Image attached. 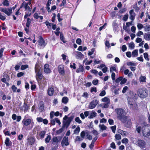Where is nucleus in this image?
<instances>
[{"label": "nucleus", "mask_w": 150, "mask_h": 150, "mask_svg": "<svg viewBox=\"0 0 150 150\" xmlns=\"http://www.w3.org/2000/svg\"><path fill=\"white\" fill-rule=\"evenodd\" d=\"M128 17V14H126L123 17V20L125 21H127Z\"/></svg>", "instance_id": "64"}, {"label": "nucleus", "mask_w": 150, "mask_h": 150, "mask_svg": "<svg viewBox=\"0 0 150 150\" xmlns=\"http://www.w3.org/2000/svg\"><path fill=\"white\" fill-rule=\"evenodd\" d=\"M3 5L5 6H8L9 5V2L7 0H4L3 2Z\"/></svg>", "instance_id": "43"}, {"label": "nucleus", "mask_w": 150, "mask_h": 150, "mask_svg": "<svg viewBox=\"0 0 150 150\" xmlns=\"http://www.w3.org/2000/svg\"><path fill=\"white\" fill-rule=\"evenodd\" d=\"M68 99L66 97H64L62 99V102L64 104L67 103L68 102Z\"/></svg>", "instance_id": "34"}, {"label": "nucleus", "mask_w": 150, "mask_h": 150, "mask_svg": "<svg viewBox=\"0 0 150 150\" xmlns=\"http://www.w3.org/2000/svg\"><path fill=\"white\" fill-rule=\"evenodd\" d=\"M97 113L95 112L92 111H91L90 115L88 117L89 119H92L95 117L96 116Z\"/></svg>", "instance_id": "23"}, {"label": "nucleus", "mask_w": 150, "mask_h": 150, "mask_svg": "<svg viewBox=\"0 0 150 150\" xmlns=\"http://www.w3.org/2000/svg\"><path fill=\"white\" fill-rule=\"evenodd\" d=\"M44 71L46 73H49L50 72V70L49 68V65L48 64H46L44 65Z\"/></svg>", "instance_id": "19"}, {"label": "nucleus", "mask_w": 150, "mask_h": 150, "mask_svg": "<svg viewBox=\"0 0 150 150\" xmlns=\"http://www.w3.org/2000/svg\"><path fill=\"white\" fill-rule=\"evenodd\" d=\"M60 28H57L56 29V31L55 32V33L56 35L59 36L60 33L59 30Z\"/></svg>", "instance_id": "51"}, {"label": "nucleus", "mask_w": 150, "mask_h": 150, "mask_svg": "<svg viewBox=\"0 0 150 150\" xmlns=\"http://www.w3.org/2000/svg\"><path fill=\"white\" fill-rule=\"evenodd\" d=\"M129 13L130 14V19L132 21H133L136 15L135 13L134 12L133 10H131L129 11Z\"/></svg>", "instance_id": "16"}, {"label": "nucleus", "mask_w": 150, "mask_h": 150, "mask_svg": "<svg viewBox=\"0 0 150 150\" xmlns=\"http://www.w3.org/2000/svg\"><path fill=\"white\" fill-rule=\"evenodd\" d=\"M127 56L129 58H130L132 56V54L130 52H127L126 53Z\"/></svg>", "instance_id": "60"}, {"label": "nucleus", "mask_w": 150, "mask_h": 150, "mask_svg": "<svg viewBox=\"0 0 150 150\" xmlns=\"http://www.w3.org/2000/svg\"><path fill=\"white\" fill-rule=\"evenodd\" d=\"M144 38L146 40L148 41L150 40V33H145L144 35Z\"/></svg>", "instance_id": "26"}, {"label": "nucleus", "mask_w": 150, "mask_h": 150, "mask_svg": "<svg viewBox=\"0 0 150 150\" xmlns=\"http://www.w3.org/2000/svg\"><path fill=\"white\" fill-rule=\"evenodd\" d=\"M144 28L145 31H149L150 30V25L149 24H146L145 27L144 26Z\"/></svg>", "instance_id": "37"}, {"label": "nucleus", "mask_w": 150, "mask_h": 150, "mask_svg": "<svg viewBox=\"0 0 150 150\" xmlns=\"http://www.w3.org/2000/svg\"><path fill=\"white\" fill-rule=\"evenodd\" d=\"M92 62V60H91L90 61H88L87 60V58H86L85 60H84L83 61V63L85 62V64L86 65H89L90 64H91Z\"/></svg>", "instance_id": "31"}, {"label": "nucleus", "mask_w": 150, "mask_h": 150, "mask_svg": "<svg viewBox=\"0 0 150 150\" xmlns=\"http://www.w3.org/2000/svg\"><path fill=\"white\" fill-rule=\"evenodd\" d=\"M68 140L69 138L68 137H64L61 142V145L62 146H63L64 145L67 146L69 145Z\"/></svg>", "instance_id": "13"}, {"label": "nucleus", "mask_w": 150, "mask_h": 150, "mask_svg": "<svg viewBox=\"0 0 150 150\" xmlns=\"http://www.w3.org/2000/svg\"><path fill=\"white\" fill-rule=\"evenodd\" d=\"M122 79V77H120L119 78H117L115 80V82L117 83H119L120 81H121V80Z\"/></svg>", "instance_id": "62"}, {"label": "nucleus", "mask_w": 150, "mask_h": 150, "mask_svg": "<svg viewBox=\"0 0 150 150\" xmlns=\"http://www.w3.org/2000/svg\"><path fill=\"white\" fill-rule=\"evenodd\" d=\"M115 139L117 140H120L121 138V135L119 134H116L115 135Z\"/></svg>", "instance_id": "48"}, {"label": "nucleus", "mask_w": 150, "mask_h": 150, "mask_svg": "<svg viewBox=\"0 0 150 150\" xmlns=\"http://www.w3.org/2000/svg\"><path fill=\"white\" fill-rule=\"evenodd\" d=\"M75 120L76 122H78L79 124H80V123H82V121L78 117H76L75 118Z\"/></svg>", "instance_id": "46"}, {"label": "nucleus", "mask_w": 150, "mask_h": 150, "mask_svg": "<svg viewBox=\"0 0 150 150\" xmlns=\"http://www.w3.org/2000/svg\"><path fill=\"white\" fill-rule=\"evenodd\" d=\"M56 120V118L54 119H51V124L52 125H54L55 124Z\"/></svg>", "instance_id": "50"}, {"label": "nucleus", "mask_w": 150, "mask_h": 150, "mask_svg": "<svg viewBox=\"0 0 150 150\" xmlns=\"http://www.w3.org/2000/svg\"><path fill=\"white\" fill-rule=\"evenodd\" d=\"M146 80V78L145 76H141L139 78V81L140 82H145Z\"/></svg>", "instance_id": "27"}, {"label": "nucleus", "mask_w": 150, "mask_h": 150, "mask_svg": "<svg viewBox=\"0 0 150 150\" xmlns=\"http://www.w3.org/2000/svg\"><path fill=\"white\" fill-rule=\"evenodd\" d=\"M116 126L115 125H114L113 126H112L111 127V128L112 130V132L113 133H115V130L116 129Z\"/></svg>", "instance_id": "59"}, {"label": "nucleus", "mask_w": 150, "mask_h": 150, "mask_svg": "<svg viewBox=\"0 0 150 150\" xmlns=\"http://www.w3.org/2000/svg\"><path fill=\"white\" fill-rule=\"evenodd\" d=\"M82 96L84 98H88V94L86 92H84L82 95Z\"/></svg>", "instance_id": "55"}, {"label": "nucleus", "mask_w": 150, "mask_h": 150, "mask_svg": "<svg viewBox=\"0 0 150 150\" xmlns=\"http://www.w3.org/2000/svg\"><path fill=\"white\" fill-rule=\"evenodd\" d=\"M127 100L128 106L130 109L132 110H138V106L133 98L129 97L128 98Z\"/></svg>", "instance_id": "4"}, {"label": "nucleus", "mask_w": 150, "mask_h": 150, "mask_svg": "<svg viewBox=\"0 0 150 150\" xmlns=\"http://www.w3.org/2000/svg\"><path fill=\"white\" fill-rule=\"evenodd\" d=\"M40 65L38 63H36L35 67V72L36 73V78L38 81L42 78V71L40 70Z\"/></svg>", "instance_id": "3"}, {"label": "nucleus", "mask_w": 150, "mask_h": 150, "mask_svg": "<svg viewBox=\"0 0 150 150\" xmlns=\"http://www.w3.org/2000/svg\"><path fill=\"white\" fill-rule=\"evenodd\" d=\"M28 65L25 64L24 65H22L21 66V69L22 70H23L28 68Z\"/></svg>", "instance_id": "45"}, {"label": "nucleus", "mask_w": 150, "mask_h": 150, "mask_svg": "<svg viewBox=\"0 0 150 150\" xmlns=\"http://www.w3.org/2000/svg\"><path fill=\"white\" fill-rule=\"evenodd\" d=\"M127 49V47L125 45H123L122 47V50L123 52H125Z\"/></svg>", "instance_id": "63"}, {"label": "nucleus", "mask_w": 150, "mask_h": 150, "mask_svg": "<svg viewBox=\"0 0 150 150\" xmlns=\"http://www.w3.org/2000/svg\"><path fill=\"white\" fill-rule=\"evenodd\" d=\"M38 42L39 43V45L40 49L43 48L46 45V44L45 43L44 40L41 36L40 37Z\"/></svg>", "instance_id": "8"}, {"label": "nucleus", "mask_w": 150, "mask_h": 150, "mask_svg": "<svg viewBox=\"0 0 150 150\" xmlns=\"http://www.w3.org/2000/svg\"><path fill=\"white\" fill-rule=\"evenodd\" d=\"M137 143L138 145L141 148L145 147L146 145V142L143 140H138Z\"/></svg>", "instance_id": "12"}, {"label": "nucleus", "mask_w": 150, "mask_h": 150, "mask_svg": "<svg viewBox=\"0 0 150 150\" xmlns=\"http://www.w3.org/2000/svg\"><path fill=\"white\" fill-rule=\"evenodd\" d=\"M99 127L102 130H105L107 129V127L103 124L101 125L100 124L99 125Z\"/></svg>", "instance_id": "33"}, {"label": "nucleus", "mask_w": 150, "mask_h": 150, "mask_svg": "<svg viewBox=\"0 0 150 150\" xmlns=\"http://www.w3.org/2000/svg\"><path fill=\"white\" fill-rule=\"evenodd\" d=\"M0 11L4 12L8 16H10L12 13L11 8H0Z\"/></svg>", "instance_id": "7"}, {"label": "nucleus", "mask_w": 150, "mask_h": 150, "mask_svg": "<svg viewBox=\"0 0 150 150\" xmlns=\"http://www.w3.org/2000/svg\"><path fill=\"white\" fill-rule=\"evenodd\" d=\"M144 57L145 59L147 61L149 60V59L148 58V54L146 52L144 54Z\"/></svg>", "instance_id": "44"}, {"label": "nucleus", "mask_w": 150, "mask_h": 150, "mask_svg": "<svg viewBox=\"0 0 150 150\" xmlns=\"http://www.w3.org/2000/svg\"><path fill=\"white\" fill-rule=\"evenodd\" d=\"M98 102L97 100H94L92 101L89 104L88 107L90 109H93L95 108Z\"/></svg>", "instance_id": "11"}, {"label": "nucleus", "mask_w": 150, "mask_h": 150, "mask_svg": "<svg viewBox=\"0 0 150 150\" xmlns=\"http://www.w3.org/2000/svg\"><path fill=\"white\" fill-rule=\"evenodd\" d=\"M76 53V57L77 59H81L84 56V55L80 52L77 51Z\"/></svg>", "instance_id": "18"}, {"label": "nucleus", "mask_w": 150, "mask_h": 150, "mask_svg": "<svg viewBox=\"0 0 150 150\" xmlns=\"http://www.w3.org/2000/svg\"><path fill=\"white\" fill-rule=\"evenodd\" d=\"M129 140L128 139L126 138L123 139L122 140V142L125 144H127L128 143Z\"/></svg>", "instance_id": "41"}, {"label": "nucleus", "mask_w": 150, "mask_h": 150, "mask_svg": "<svg viewBox=\"0 0 150 150\" xmlns=\"http://www.w3.org/2000/svg\"><path fill=\"white\" fill-rule=\"evenodd\" d=\"M116 68L115 67H112L110 68V71L111 72L113 71H116Z\"/></svg>", "instance_id": "54"}, {"label": "nucleus", "mask_w": 150, "mask_h": 150, "mask_svg": "<svg viewBox=\"0 0 150 150\" xmlns=\"http://www.w3.org/2000/svg\"><path fill=\"white\" fill-rule=\"evenodd\" d=\"M28 143L30 145H32L33 144L35 141V139L34 138L31 137L28 138L27 139Z\"/></svg>", "instance_id": "21"}, {"label": "nucleus", "mask_w": 150, "mask_h": 150, "mask_svg": "<svg viewBox=\"0 0 150 150\" xmlns=\"http://www.w3.org/2000/svg\"><path fill=\"white\" fill-rule=\"evenodd\" d=\"M118 118L123 123H127L129 125L131 124L130 119L125 115V111L121 108H117L115 110Z\"/></svg>", "instance_id": "1"}, {"label": "nucleus", "mask_w": 150, "mask_h": 150, "mask_svg": "<svg viewBox=\"0 0 150 150\" xmlns=\"http://www.w3.org/2000/svg\"><path fill=\"white\" fill-rule=\"evenodd\" d=\"M129 47L131 49H133L135 47L134 44L133 42H132L129 44Z\"/></svg>", "instance_id": "38"}, {"label": "nucleus", "mask_w": 150, "mask_h": 150, "mask_svg": "<svg viewBox=\"0 0 150 150\" xmlns=\"http://www.w3.org/2000/svg\"><path fill=\"white\" fill-rule=\"evenodd\" d=\"M29 116L28 115H25L22 122L23 125L25 126H28L32 122L31 125H32L31 128H32L33 126L34 122H32V119L31 118H29Z\"/></svg>", "instance_id": "6"}, {"label": "nucleus", "mask_w": 150, "mask_h": 150, "mask_svg": "<svg viewBox=\"0 0 150 150\" xmlns=\"http://www.w3.org/2000/svg\"><path fill=\"white\" fill-rule=\"evenodd\" d=\"M60 40L64 43H65L66 42V41H65V38H64L63 35L62 33H61L60 34Z\"/></svg>", "instance_id": "40"}, {"label": "nucleus", "mask_w": 150, "mask_h": 150, "mask_svg": "<svg viewBox=\"0 0 150 150\" xmlns=\"http://www.w3.org/2000/svg\"><path fill=\"white\" fill-rule=\"evenodd\" d=\"M141 130L143 135L144 137L150 139V129L149 127L145 126L142 128L140 126H136V131L138 133H140Z\"/></svg>", "instance_id": "2"}, {"label": "nucleus", "mask_w": 150, "mask_h": 150, "mask_svg": "<svg viewBox=\"0 0 150 150\" xmlns=\"http://www.w3.org/2000/svg\"><path fill=\"white\" fill-rule=\"evenodd\" d=\"M30 4V3L29 2L28 3H23L21 6L20 8H22L23 7L25 9V10H28L29 12H30L31 11V9L30 8L29 6L28 5Z\"/></svg>", "instance_id": "9"}, {"label": "nucleus", "mask_w": 150, "mask_h": 150, "mask_svg": "<svg viewBox=\"0 0 150 150\" xmlns=\"http://www.w3.org/2000/svg\"><path fill=\"white\" fill-rule=\"evenodd\" d=\"M30 23H31V22H30V18H27V22L26 23V26L27 27H28V28L29 27L30 24Z\"/></svg>", "instance_id": "52"}, {"label": "nucleus", "mask_w": 150, "mask_h": 150, "mask_svg": "<svg viewBox=\"0 0 150 150\" xmlns=\"http://www.w3.org/2000/svg\"><path fill=\"white\" fill-rule=\"evenodd\" d=\"M133 7L135 9L136 11H138L140 9V8L137 6V4L134 5L133 6Z\"/></svg>", "instance_id": "49"}, {"label": "nucleus", "mask_w": 150, "mask_h": 150, "mask_svg": "<svg viewBox=\"0 0 150 150\" xmlns=\"http://www.w3.org/2000/svg\"><path fill=\"white\" fill-rule=\"evenodd\" d=\"M5 143L6 146H11L12 145V142L10 141L8 137L6 138L5 142Z\"/></svg>", "instance_id": "20"}, {"label": "nucleus", "mask_w": 150, "mask_h": 150, "mask_svg": "<svg viewBox=\"0 0 150 150\" xmlns=\"http://www.w3.org/2000/svg\"><path fill=\"white\" fill-rule=\"evenodd\" d=\"M23 106V107L24 108V112H26L28 111V110L29 109V106L25 103H24Z\"/></svg>", "instance_id": "35"}, {"label": "nucleus", "mask_w": 150, "mask_h": 150, "mask_svg": "<svg viewBox=\"0 0 150 150\" xmlns=\"http://www.w3.org/2000/svg\"><path fill=\"white\" fill-rule=\"evenodd\" d=\"M45 23L46 25L47 26V28H49L51 26V23H50L48 21H46L45 22Z\"/></svg>", "instance_id": "53"}, {"label": "nucleus", "mask_w": 150, "mask_h": 150, "mask_svg": "<svg viewBox=\"0 0 150 150\" xmlns=\"http://www.w3.org/2000/svg\"><path fill=\"white\" fill-rule=\"evenodd\" d=\"M95 50L94 48H93L91 50V51H89L88 53V55L89 56H91V55L92 54L94 53V51Z\"/></svg>", "instance_id": "57"}, {"label": "nucleus", "mask_w": 150, "mask_h": 150, "mask_svg": "<svg viewBox=\"0 0 150 150\" xmlns=\"http://www.w3.org/2000/svg\"><path fill=\"white\" fill-rule=\"evenodd\" d=\"M102 101L103 102H107V103H110V99L107 97H105L102 99Z\"/></svg>", "instance_id": "39"}, {"label": "nucleus", "mask_w": 150, "mask_h": 150, "mask_svg": "<svg viewBox=\"0 0 150 150\" xmlns=\"http://www.w3.org/2000/svg\"><path fill=\"white\" fill-rule=\"evenodd\" d=\"M4 48H1L0 49V58H1L3 57V52Z\"/></svg>", "instance_id": "47"}, {"label": "nucleus", "mask_w": 150, "mask_h": 150, "mask_svg": "<svg viewBox=\"0 0 150 150\" xmlns=\"http://www.w3.org/2000/svg\"><path fill=\"white\" fill-rule=\"evenodd\" d=\"M118 133L124 136H127V133L126 132L123 131L121 129H119L118 130Z\"/></svg>", "instance_id": "25"}, {"label": "nucleus", "mask_w": 150, "mask_h": 150, "mask_svg": "<svg viewBox=\"0 0 150 150\" xmlns=\"http://www.w3.org/2000/svg\"><path fill=\"white\" fill-rule=\"evenodd\" d=\"M73 117H71L68 118L66 121H63V123L65 125H69L70 124L72 120L73 119Z\"/></svg>", "instance_id": "17"}, {"label": "nucleus", "mask_w": 150, "mask_h": 150, "mask_svg": "<svg viewBox=\"0 0 150 150\" xmlns=\"http://www.w3.org/2000/svg\"><path fill=\"white\" fill-rule=\"evenodd\" d=\"M62 139V137L61 136L54 137L52 139V144H57L60 142Z\"/></svg>", "instance_id": "10"}, {"label": "nucleus", "mask_w": 150, "mask_h": 150, "mask_svg": "<svg viewBox=\"0 0 150 150\" xmlns=\"http://www.w3.org/2000/svg\"><path fill=\"white\" fill-rule=\"evenodd\" d=\"M46 132L44 131H42L40 132L38 134V137H37L38 139H43L45 135Z\"/></svg>", "instance_id": "15"}, {"label": "nucleus", "mask_w": 150, "mask_h": 150, "mask_svg": "<svg viewBox=\"0 0 150 150\" xmlns=\"http://www.w3.org/2000/svg\"><path fill=\"white\" fill-rule=\"evenodd\" d=\"M6 78H4L1 79V81H2L4 83H6V80L7 81H9V78L8 75H6L5 76Z\"/></svg>", "instance_id": "29"}, {"label": "nucleus", "mask_w": 150, "mask_h": 150, "mask_svg": "<svg viewBox=\"0 0 150 150\" xmlns=\"http://www.w3.org/2000/svg\"><path fill=\"white\" fill-rule=\"evenodd\" d=\"M48 95L50 96H52L54 92V89L52 88H48L47 91Z\"/></svg>", "instance_id": "22"}, {"label": "nucleus", "mask_w": 150, "mask_h": 150, "mask_svg": "<svg viewBox=\"0 0 150 150\" xmlns=\"http://www.w3.org/2000/svg\"><path fill=\"white\" fill-rule=\"evenodd\" d=\"M51 139V137L50 135H48L45 139V142L46 143H49L50 140Z\"/></svg>", "instance_id": "30"}, {"label": "nucleus", "mask_w": 150, "mask_h": 150, "mask_svg": "<svg viewBox=\"0 0 150 150\" xmlns=\"http://www.w3.org/2000/svg\"><path fill=\"white\" fill-rule=\"evenodd\" d=\"M39 106V109L40 111L42 112L43 111L44 108L43 103L42 102H41Z\"/></svg>", "instance_id": "32"}, {"label": "nucleus", "mask_w": 150, "mask_h": 150, "mask_svg": "<svg viewBox=\"0 0 150 150\" xmlns=\"http://www.w3.org/2000/svg\"><path fill=\"white\" fill-rule=\"evenodd\" d=\"M64 67V66L63 65L61 64L58 67V71L59 73L62 76H64L65 74Z\"/></svg>", "instance_id": "14"}, {"label": "nucleus", "mask_w": 150, "mask_h": 150, "mask_svg": "<svg viewBox=\"0 0 150 150\" xmlns=\"http://www.w3.org/2000/svg\"><path fill=\"white\" fill-rule=\"evenodd\" d=\"M106 94L105 91V90H103L100 93L99 96H104Z\"/></svg>", "instance_id": "56"}, {"label": "nucleus", "mask_w": 150, "mask_h": 150, "mask_svg": "<svg viewBox=\"0 0 150 150\" xmlns=\"http://www.w3.org/2000/svg\"><path fill=\"white\" fill-rule=\"evenodd\" d=\"M81 40L80 38H78L76 40V43H77V44H78L79 45H80L81 44Z\"/></svg>", "instance_id": "61"}, {"label": "nucleus", "mask_w": 150, "mask_h": 150, "mask_svg": "<svg viewBox=\"0 0 150 150\" xmlns=\"http://www.w3.org/2000/svg\"><path fill=\"white\" fill-rule=\"evenodd\" d=\"M83 70L84 69L83 66L81 65H80L79 68L76 70V72L78 73L81 72H82L83 71Z\"/></svg>", "instance_id": "24"}, {"label": "nucleus", "mask_w": 150, "mask_h": 150, "mask_svg": "<svg viewBox=\"0 0 150 150\" xmlns=\"http://www.w3.org/2000/svg\"><path fill=\"white\" fill-rule=\"evenodd\" d=\"M138 50L137 49L135 50H134L132 52V57H135L138 56Z\"/></svg>", "instance_id": "28"}, {"label": "nucleus", "mask_w": 150, "mask_h": 150, "mask_svg": "<svg viewBox=\"0 0 150 150\" xmlns=\"http://www.w3.org/2000/svg\"><path fill=\"white\" fill-rule=\"evenodd\" d=\"M90 112H91V111H86L85 112H84V115L86 117H87L89 115H90Z\"/></svg>", "instance_id": "58"}, {"label": "nucleus", "mask_w": 150, "mask_h": 150, "mask_svg": "<svg viewBox=\"0 0 150 150\" xmlns=\"http://www.w3.org/2000/svg\"><path fill=\"white\" fill-rule=\"evenodd\" d=\"M137 94L140 98H144L147 96L148 91L145 88L139 89L137 92Z\"/></svg>", "instance_id": "5"}, {"label": "nucleus", "mask_w": 150, "mask_h": 150, "mask_svg": "<svg viewBox=\"0 0 150 150\" xmlns=\"http://www.w3.org/2000/svg\"><path fill=\"white\" fill-rule=\"evenodd\" d=\"M80 128L79 127H77L74 131V134H77L79 133L80 131Z\"/></svg>", "instance_id": "36"}, {"label": "nucleus", "mask_w": 150, "mask_h": 150, "mask_svg": "<svg viewBox=\"0 0 150 150\" xmlns=\"http://www.w3.org/2000/svg\"><path fill=\"white\" fill-rule=\"evenodd\" d=\"M137 27L138 29L139 30L142 28H144L143 25L141 23H138L137 25Z\"/></svg>", "instance_id": "42"}]
</instances>
